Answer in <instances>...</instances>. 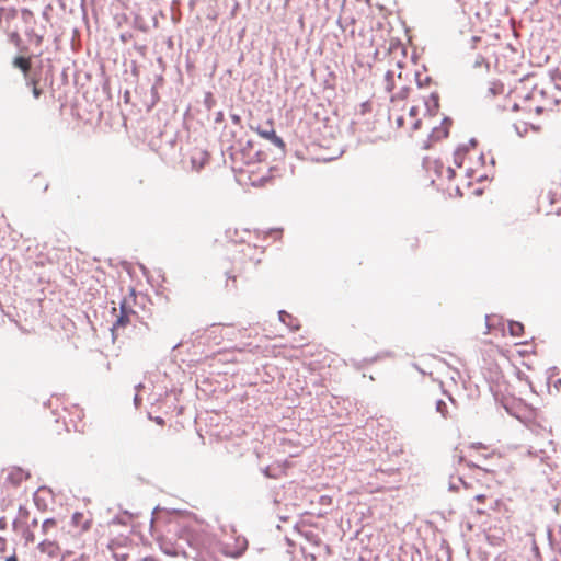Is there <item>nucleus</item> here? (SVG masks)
<instances>
[{"instance_id":"13","label":"nucleus","mask_w":561,"mask_h":561,"mask_svg":"<svg viewBox=\"0 0 561 561\" xmlns=\"http://www.w3.org/2000/svg\"><path fill=\"white\" fill-rule=\"evenodd\" d=\"M561 191L560 184H554L548 192L545 194H541L540 196V204L541 206L549 204L553 205L561 201V194H559Z\"/></svg>"},{"instance_id":"3","label":"nucleus","mask_w":561,"mask_h":561,"mask_svg":"<svg viewBox=\"0 0 561 561\" xmlns=\"http://www.w3.org/2000/svg\"><path fill=\"white\" fill-rule=\"evenodd\" d=\"M472 158V153L469 152V150L459 149L454 154V163L457 169L445 164L440 159L433 160L430 163V169L433 170L442 181L453 182L463 176L479 181L482 179V175L479 174L476 176L478 170L470 165Z\"/></svg>"},{"instance_id":"19","label":"nucleus","mask_w":561,"mask_h":561,"mask_svg":"<svg viewBox=\"0 0 561 561\" xmlns=\"http://www.w3.org/2000/svg\"><path fill=\"white\" fill-rule=\"evenodd\" d=\"M470 152L472 153V157H473V158H472V160H471V162H470V165L473 168L472 162H473V160H474V158H476V153H474L473 151H470ZM474 169H477V170H478V173L476 174V176H478L479 174H481V175L483 176V174H482V172H481V171H482V170H481V169H482V165H480V162H477V167H474Z\"/></svg>"},{"instance_id":"6","label":"nucleus","mask_w":561,"mask_h":561,"mask_svg":"<svg viewBox=\"0 0 561 561\" xmlns=\"http://www.w3.org/2000/svg\"><path fill=\"white\" fill-rule=\"evenodd\" d=\"M4 485L10 488H19L24 481L28 480L31 474L28 471L20 467H10L3 470Z\"/></svg>"},{"instance_id":"5","label":"nucleus","mask_w":561,"mask_h":561,"mask_svg":"<svg viewBox=\"0 0 561 561\" xmlns=\"http://www.w3.org/2000/svg\"><path fill=\"white\" fill-rule=\"evenodd\" d=\"M390 119H393L396 126L403 129L411 137L414 136L422 125L419 105H413L407 112L402 113H397L392 110L390 113Z\"/></svg>"},{"instance_id":"25","label":"nucleus","mask_w":561,"mask_h":561,"mask_svg":"<svg viewBox=\"0 0 561 561\" xmlns=\"http://www.w3.org/2000/svg\"><path fill=\"white\" fill-rule=\"evenodd\" d=\"M286 317H290V316H289L287 312H285V311H280V312H279V318H280V320H282L283 322H285V318H286Z\"/></svg>"},{"instance_id":"21","label":"nucleus","mask_w":561,"mask_h":561,"mask_svg":"<svg viewBox=\"0 0 561 561\" xmlns=\"http://www.w3.org/2000/svg\"><path fill=\"white\" fill-rule=\"evenodd\" d=\"M39 84V79L38 78H31L28 81H27V85H30L32 89L33 88H37Z\"/></svg>"},{"instance_id":"30","label":"nucleus","mask_w":561,"mask_h":561,"mask_svg":"<svg viewBox=\"0 0 561 561\" xmlns=\"http://www.w3.org/2000/svg\"><path fill=\"white\" fill-rule=\"evenodd\" d=\"M156 422H157L159 425H163V424H164V421H163V419H161V417H157V419H156Z\"/></svg>"},{"instance_id":"8","label":"nucleus","mask_w":561,"mask_h":561,"mask_svg":"<svg viewBox=\"0 0 561 561\" xmlns=\"http://www.w3.org/2000/svg\"><path fill=\"white\" fill-rule=\"evenodd\" d=\"M451 125L453 121L450 118H443L438 126L432 127V131L430 134V141L436 142L448 137Z\"/></svg>"},{"instance_id":"20","label":"nucleus","mask_w":561,"mask_h":561,"mask_svg":"<svg viewBox=\"0 0 561 561\" xmlns=\"http://www.w3.org/2000/svg\"><path fill=\"white\" fill-rule=\"evenodd\" d=\"M486 500H488L486 494H478L474 496V501L478 502V504H485Z\"/></svg>"},{"instance_id":"4","label":"nucleus","mask_w":561,"mask_h":561,"mask_svg":"<svg viewBox=\"0 0 561 561\" xmlns=\"http://www.w3.org/2000/svg\"><path fill=\"white\" fill-rule=\"evenodd\" d=\"M409 72L404 70L401 62H396L388 69L385 76V89L393 93L392 100L396 98L404 99L408 94Z\"/></svg>"},{"instance_id":"24","label":"nucleus","mask_w":561,"mask_h":561,"mask_svg":"<svg viewBox=\"0 0 561 561\" xmlns=\"http://www.w3.org/2000/svg\"><path fill=\"white\" fill-rule=\"evenodd\" d=\"M557 85L561 89V68L557 69Z\"/></svg>"},{"instance_id":"34","label":"nucleus","mask_w":561,"mask_h":561,"mask_svg":"<svg viewBox=\"0 0 561 561\" xmlns=\"http://www.w3.org/2000/svg\"><path fill=\"white\" fill-rule=\"evenodd\" d=\"M231 279H232V282H233V283H236V282H237L236 276H232V277H231Z\"/></svg>"},{"instance_id":"31","label":"nucleus","mask_w":561,"mask_h":561,"mask_svg":"<svg viewBox=\"0 0 561 561\" xmlns=\"http://www.w3.org/2000/svg\"><path fill=\"white\" fill-rule=\"evenodd\" d=\"M27 541H33L34 540V536L32 534H27V536L25 537Z\"/></svg>"},{"instance_id":"26","label":"nucleus","mask_w":561,"mask_h":561,"mask_svg":"<svg viewBox=\"0 0 561 561\" xmlns=\"http://www.w3.org/2000/svg\"><path fill=\"white\" fill-rule=\"evenodd\" d=\"M5 526H7L5 518H4V517L0 518V528H1V529H4V528H5Z\"/></svg>"},{"instance_id":"2","label":"nucleus","mask_w":561,"mask_h":561,"mask_svg":"<svg viewBox=\"0 0 561 561\" xmlns=\"http://www.w3.org/2000/svg\"><path fill=\"white\" fill-rule=\"evenodd\" d=\"M233 169L239 174V181L244 185L262 186L271 179V167L265 154L254 151L250 146L248 149L234 151Z\"/></svg>"},{"instance_id":"27","label":"nucleus","mask_w":561,"mask_h":561,"mask_svg":"<svg viewBox=\"0 0 561 561\" xmlns=\"http://www.w3.org/2000/svg\"><path fill=\"white\" fill-rule=\"evenodd\" d=\"M4 561H18V558H16L15 553H13L10 557L5 558Z\"/></svg>"},{"instance_id":"29","label":"nucleus","mask_w":561,"mask_h":561,"mask_svg":"<svg viewBox=\"0 0 561 561\" xmlns=\"http://www.w3.org/2000/svg\"><path fill=\"white\" fill-rule=\"evenodd\" d=\"M455 191H456L457 194L462 195V193L460 191V186H459L458 183H456V185H455Z\"/></svg>"},{"instance_id":"7","label":"nucleus","mask_w":561,"mask_h":561,"mask_svg":"<svg viewBox=\"0 0 561 561\" xmlns=\"http://www.w3.org/2000/svg\"><path fill=\"white\" fill-rule=\"evenodd\" d=\"M191 167L195 171H201L209 161V153L198 147H195L190 152Z\"/></svg>"},{"instance_id":"14","label":"nucleus","mask_w":561,"mask_h":561,"mask_svg":"<svg viewBox=\"0 0 561 561\" xmlns=\"http://www.w3.org/2000/svg\"><path fill=\"white\" fill-rule=\"evenodd\" d=\"M13 66L19 68L26 77L32 66L31 58L18 56L13 59Z\"/></svg>"},{"instance_id":"12","label":"nucleus","mask_w":561,"mask_h":561,"mask_svg":"<svg viewBox=\"0 0 561 561\" xmlns=\"http://www.w3.org/2000/svg\"><path fill=\"white\" fill-rule=\"evenodd\" d=\"M71 524L76 528V534H82L90 529L91 519L88 518L83 513L76 512L71 517Z\"/></svg>"},{"instance_id":"10","label":"nucleus","mask_w":561,"mask_h":561,"mask_svg":"<svg viewBox=\"0 0 561 561\" xmlns=\"http://www.w3.org/2000/svg\"><path fill=\"white\" fill-rule=\"evenodd\" d=\"M256 131L261 137L270 140L274 145H276L278 147L284 146V141L279 136H277V134L273 127L272 121L268 122L266 127H257Z\"/></svg>"},{"instance_id":"16","label":"nucleus","mask_w":561,"mask_h":561,"mask_svg":"<svg viewBox=\"0 0 561 561\" xmlns=\"http://www.w3.org/2000/svg\"><path fill=\"white\" fill-rule=\"evenodd\" d=\"M435 405H436V411L438 413H440V415L443 417H447V415H448L447 403L444 400L439 399L436 401Z\"/></svg>"},{"instance_id":"9","label":"nucleus","mask_w":561,"mask_h":561,"mask_svg":"<svg viewBox=\"0 0 561 561\" xmlns=\"http://www.w3.org/2000/svg\"><path fill=\"white\" fill-rule=\"evenodd\" d=\"M133 317H136L134 311H128L124 306L121 307V314L112 328V335L114 340H116L118 336V331L121 328H125L127 324L131 323Z\"/></svg>"},{"instance_id":"33","label":"nucleus","mask_w":561,"mask_h":561,"mask_svg":"<svg viewBox=\"0 0 561 561\" xmlns=\"http://www.w3.org/2000/svg\"><path fill=\"white\" fill-rule=\"evenodd\" d=\"M239 119H240L239 116H237V115L233 116V121L239 122Z\"/></svg>"},{"instance_id":"17","label":"nucleus","mask_w":561,"mask_h":561,"mask_svg":"<svg viewBox=\"0 0 561 561\" xmlns=\"http://www.w3.org/2000/svg\"><path fill=\"white\" fill-rule=\"evenodd\" d=\"M21 15H22V19L23 21L26 23V24H31L34 22V14L31 10L28 9H23L21 11Z\"/></svg>"},{"instance_id":"1","label":"nucleus","mask_w":561,"mask_h":561,"mask_svg":"<svg viewBox=\"0 0 561 561\" xmlns=\"http://www.w3.org/2000/svg\"><path fill=\"white\" fill-rule=\"evenodd\" d=\"M514 93L518 99V102L513 105L515 115L512 118L516 133L525 136L529 131H539L541 129L539 115L551 105L546 93L538 88L533 78L522 80L515 87Z\"/></svg>"},{"instance_id":"23","label":"nucleus","mask_w":561,"mask_h":561,"mask_svg":"<svg viewBox=\"0 0 561 561\" xmlns=\"http://www.w3.org/2000/svg\"><path fill=\"white\" fill-rule=\"evenodd\" d=\"M7 550V539L3 537H0V553L4 552Z\"/></svg>"},{"instance_id":"22","label":"nucleus","mask_w":561,"mask_h":561,"mask_svg":"<svg viewBox=\"0 0 561 561\" xmlns=\"http://www.w3.org/2000/svg\"><path fill=\"white\" fill-rule=\"evenodd\" d=\"M32 93L35 99H38L42 95L43 90L39 87L33 88Z\"/></svg>"},{"instance_id":"15","label":"nucleus","mask_w":561,"mask_h":561,"mask_svg":"<svg viewBox=\"0 0 561 561\" xmlns=\"http://www.w3.org/2000/svg\"><path fill=\"white\" fill-rule=\"evenodd\" d=\"M508 332L512 336L519 337L524 334V325L520 322L511 321L508 323Z\"/></svg>"},{"instance_id":"28","label":"nucleus","mask_w":561,"mask_h":561,"mask_svg":"<svg viewBox=\"0 0 561 561\" xmlns=\"http://www.w3.org/2000/svg\"><path fill=\"white\" fill-rule=\"evenodd\" d=\"M476 512L479 514V515H483L485 514V510L484 508H481L479 506L476 507Z\"/></svg>"},{"instance_id":"11","label":"nucleus","mask_w":561,"mask_h":561,"mask_svg":"<svg viewBox=\"0 0 561 561\" xmlns=\"http://www.w3.org/2000/svg\"><path fill=\"white\" fill-rule=\"evenodd\" d=\"M421 100L424 103L425 111L423 112V116L428 114L430 116H434L437 114L439 108V98L436 93H431L427 96H421Z\"/></svg>"},{"instance_id":"18","label":"nucleus","mask_w":561,"mask_h":561,"mask_svg":"<svg viewBox=\"0 0 561 561\" xmlns=\"http://www.w3.org/2000/svg\"><path fill=\"white\" fill-rule=\"evenodd\" d=\"M56 526V522L54 519H46L43 523V530L48 531L49 529L54 528Z\"/></svg>"},{"instance_id":"32","label":"nucleus","mask_w":561,"mask_h":561,"mask_svg":"<svg viewBox=\"0 0 561 561\" xmlns=\"http://www.w3.org/2000/svg\"><path fill=\"white\" fill-rule=\"evenodd\" d=\"M526 353H527V352H526L525 350L518 351V354H519V355H522V356H523L524 354H526Z\"/></svg>"}]
</instances>
